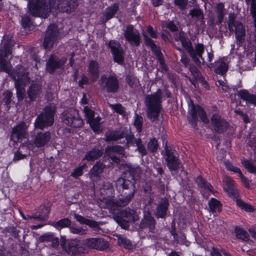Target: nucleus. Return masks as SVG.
<instances>
[{
  "mask_svg": "<svg viewBox=\"0 0 256 256\" xmlns=\"http://www.w3.org/2000/svg\"><path fill=\"white\" fill-rule=\"evenodd\" d=\"M190 14L192 17L195 16L199 18L202 16V11L200 10L197 8L192 10H190Z\"/></svg>",
  "mask_w": 256,
  "mask_h": 256,
  "instance_id": "338daca9",
  "label": "nucleus"
},
{
  "mask_svg": "<svg viewBox=\"0 0 256 256\" xmlns=\"http://www.w3.org/2000/svg\"><path fill=\"white\" fill-rule=\"evenodd\" d=\"M224 190L230 196L236 198L238 196V190L236 188L234 181L230 178L226 176L223 180Z\"/></svg>",
  "mask_w": 256,
  "mask_h": 256,
  "instance_id": "6ab92c4d",
  "label": "nucleus"
},
{
  "mask_svg": "<svg viewBox=\"0 0 256 256\" xmlns=\"http://www.w3.org/2000/svg\"><path fill=\"white\" fill-rule=\"evenodd\" d=\"M209 208L212 212H220L221 210L220 202L217 200L212 198L208 202Z\"/></svg>",
  "mask_w": 256,
  "mask_h": 256,
  "instance_id": "ea45409f",
  "label": "nucleus"
},
{
  "mask_svg": "<svg viewBox=\"0 0 256 256\" xmlns=\"http://www.w3.org/2000/svg\"><path fill=\"white\" fill-rule=\"evenodd\" d=\"M126 40L132 45L138 46L140 44V36L138 31L132 25L126 26L124 32Z\"/></svg>",
  "mask_w": 256,
  "mask_h": 256,
  "instance_id": "4468645a",
  "label": "nucleus"
},
{
  "mask_svg": "<svg viewBox=\"0 0 256 256\" xmlns=\"http://www.w3.org/2000/svg\"><path fill=\"white\" fill-rule=\"evenodd\" d=\"M62 121L67 126L74 128H80L83 124L82 120L78 112L73 108L64 110L62 114Z\"/></svg>",
  "mask_w": 256,
  "mask_h": 256,
  "instance_id": "6e6552de",
  "label": "nucleus"
},
{
  "mask_svg": "<svg viewBox=\"0 0 256 256\" xmlns=\"http://www.w3.org/2000/svg\"><path fill=\"white\" fill-rule=\"evenodd\" d=\"M11 38L5 36L0 44V70L9 74L12 66L10 64L5 60L4 58L8 57L12 52Z\"/></svg>",
  "mask_w": 256,
  "mask_h": 256,
  "instance_id": "423d86ee",
  "label": "nucleus"
},
{
  "mask_svg": "<svg viewBox=\"0 0 256 256\" xmlns=\"http://www.w3.org/2000/svg\"><path fill=\"white\" fill-rule=\"evenodd\" d=\"M29 12L33 16L46 18L51 11L68 14L74 12L78 6L76 0H49V6L46 0H26Z\"/></svg>",
  "mask_w": 256,
  "mask_h": 256,
  "instance_id": "f257e3e1",
  "label": "nucleus"
},
{
  "mask_svg": "<svg viewBox=\"0 0 256 256\" xmlns=\"http://www.w3.org/2000/svg\"><path fill=\"white\" fill-rule=\"evenodd\" d=\"M66 58H62L61 59L52 56L46 65V70L50 74L52 73L56 68H58L65 64Z\"/></svg>",
  "mask_w": 256,
  "mask_h": 256,
  "instance_id": "4be33fe9",
  "label": "nucleus"
},
{
  "mask_svg": "<svg viewBox=\"0 0 256 256\" xmlns=\"http://www.w3.org/2000/svg\"><path fill=\"white\" fill-rule=\"evenodd\" d=\"M198 116H200L203 122L206 124L208 122V119L203 109L199 106H194L192 103V106H190L188 112V118L191 124H196Z\"/></svg>",
  "mask_w": 256,
  "mask_h": 256,
  "instance_id": "1a4fd4ad",
  "label": "nucleus"
},
{
  "mask_svg": "<svg viewBox=\"0 0 256 256\" xmlns=\"http://www.w3.org/2000/svg\"><path fill=\"white\" fill-rule=\"evenodd\" d=\"M55 110L56 106L54 104L48 105L36 120L35 128L42 130L46 128L52 126L54 122Z\"/></svg>",
  "mask_w": 256,
  "mask_h": 256,
  "instance_id": "39448f33",
  "label": "nucleus"
},
{
  "mask_svg": "<svg viewBox=\"0 0 256 256\" xmlns=\"http://www.w3.org/2000/svg\"><path fill=\"white\" fill-rule=\"evenodd\" d=\"M196 182L200 186L204 188L209 192H213V188L212 185L206 182L202 176H198L196 179Z\"/></svg>",
  "mask_w": 256,
  "mask_h": 256,
  "instance_id": "a19ab883",
  "label": "nucleus"
},
{
  "mask_svg": "<svg viewBox=\"0 0 256 256\" xmlns=\"http://www.w3.org/2000/svg\"><path fill=\"white\" fill-rule=\"evenodd\" d=\"M228 18V30L230 32H234L236 44L240 46L245 40V28L240 22L235 20L234 14H230Z\"/></svg>",
  "mask_w": 256,
  "mask_h": 256,
  "instance_id": "0eeeda50",
  "label": "nucleus"
},
{
  "mask_svg": "<svg viewBox=\"0 0 256 256\" xmlns=\"http://www.w3.org/2000/svg\"><path fill=\"white\" fill-rule=\"evenodd\" d=\"M22 24L25 30L30 28L32 25V22L29 16H23L22 18Z\"/></svg>",
  "mask_w": 256,
  "mask_h": 256,
  "instance_id": "13d9d810",
  "label": "nucleus"
},
{
  "mask_svg": "<svg viewBox=\"0 0 256 256\" xmlns=\"http://www.w3.org/2000/svg\"><path fill=\"white\" fill-rule=\"evenodd\" d=\"M105 168V166L101 162H96L90 170V178L98 177Z\"/></svg>",
  "mask_w": 256,
  "mask_h": 256,
  "instance_id": "f704fd0d",
  "label": "nucleus"
},
{
  "mask_svg": "<svg viewBox=\"0 0 256 256\" xmlns=\"http://www.w3.org/2000/svg\"><path fill=\"white\" fill-rule=\"evenodd\" d=\"M242 164L250 172L256 174V167L250 160H242Z\"/></svg>",
  "mask_w": 256,
  "mask_h": 256,
  "instance_id": "49530a36",
  "label": "nucleus"
},
{
  "mask_svg": "<svg viewBox=\"0 0 256 256\" xmlns=\"http://www.w3.org/2000/svg\"><path fill=\"white\" fill-rule=\"evenodd\" d=\"M164 150L166 156V161L168 168L170 170H178L180 166V160L178 157L174 154V152L170 150L167 146H166Z\"/></svg>",
  "mask_w": 256,
  "mask_h": 256,
  "instance_id": "dca6fc26",
  "label": "nucleus"
},
{
  "mask_svg": "<svg viewBox=\"0 0 256 256\" xmlns=\"http://www.w3.org/2000/svg\"><path fill=\"white\" fill-rule=\"evenodd\" d=\"M204 46L202 44L198 43L197 44L194 48V51L195 52V56H198L202 60V62H204V59L202 56V54L204 52Z\"/></svg>",
  "mask_w": 256,
  "mask_h": 256,
  "instance_id": "a18cd8bd",
  "label": "nucleus"
},
{
  "mask_svg": "<svg viewBox=\"0 0 256 256\" xmlns=\"http://www.w3.org/2000/svg\"><path fill=\"white\" fill-rule=\"evenodd\" d=\"M106 153L110 156L113 162L118 164L120 160L118 158L114 156V153L124 156L125 154L124 150L123 147L119 145L108 146L105 150Z\"/></svg>",
  "mask_w": 256,
  "mask_h": 256,
  "instance_id": "412c9836",
  "label": "nucleus"
},
{
  "mask_svg": "<svg viewBox=\"0 0 256 256\" xmlns=\"http://www.w3.org/2000/svg\"><path fill=\"white\" fill-rule=\"evenodd\" d=\"M102 154V150L98 148H93L86 154L83 160H86L87 161H94L100 158Z\"/></svg>",
  "mask_w": 256,
  "mask_h": 256,
  "instance_id": "2f4dec72",
  "label": "nucleus"
},
{
  "mask_svg": "<svg viewBox=\"0 0 256 256\" xmlns=\"http://www.w3.org/2000/svg\"><path fill=\"white\" fill-rule=\"evenodd\" d=\"M215 72L218 74H224L227 71L228 65L224 59H220L216 62Z\"/></svg>",
  "mask_w": 256,
  "mask_h": 256,
  "instance_id": "c9c22d12",
  "label": "nucleus"
},
{
  "mask_svg": "<svg viewBox=\"0 0 256 256\" xmlns=\"http://www.w3.org/2000/svg\"><path fill=\"white\" fill-rule=\"evenodd\" d=\"M117 190L119 192L122 198L116 200L114 196L104 197L100 200V206L107 208L110 210H114L119 207L127 206L134 198L136 192L134 182L126 178H120L116 182Z\"/></svg>",
  "mask_w": 256,
  "mask_h": 256,
  "instance_id": "f03ea898",
  "label": "nucleus"
},
{
  "mask_svg": "<svg viewBox=\"0 0 256 256\" xmlns=\"http://www.w3.org/2000/svg\"><path fill=\"white\" fill-rule=\"evenodd\" d=\"M122 218L119 220V224L124 229L129 227L128 223L136 221L139 218L138 213L136 210L126 208L121 212Z\"/></svg>",
  "mask_w": 256,
  "mask_h": 256,
  "instance_id": "9d476101",
  "label": "nucleus"
},
{
  "mask_svg": "<svg viewBox=\"0 0 256 256\" xmlns=\"http://www.w3.org/2000/svg\"><path fill=\"white\" fill-rule=\"evenodd\" d=\"M126 146L128 148L130 146H134L136 144V139L132 134H128L126 136Z\"/></svg>",
  "mask_w": 256,
  "mask_h": 256,
  "instance_id": "052dcab7",
  "label": "nucleus"
},
{
  "mask_svg": "<svg viewBox=\"0 0 256 256\" xmlns=\"http://www.w3.org/2000/svg\"><path fill=\"white\" fill-rule=\"evenodd\" d=\"M101 118L100 116H96L90 120H88V122L90 124L93 131L96 133L100 132L102 130V128L100 122Z\"/></svg>",
  "mask_w": 256,
  "mask_h": 256,
  "instance_id": "473e14b6",
  "label": "nucleus"
},
{
  "mask_svg": "<svg viewBox=\"0 0 256 256\" xmlns=\"http://www.w3.org/2000/svg\"><path fill=\"white\" fill-rule=\"evenodd\" d=\"M109 106L118 114L124 115L125 113V108L120 104H109Z\"/></svg>",
  "mask_w": 256,
  "mask_h": 256,
  "instance_id": "de8ad7c7",
  "label": "nucleus"
},
{
  "mask_svg": "<svg viewBox=\"0 0 256 256\" xmlns=\"http://www.w3.org/2000/svg\"><path fill=\"white\" fill-rule=\"evenodd\" d=\"M84 112L85 114V116L86 117L88 122V120L94 118V110L89 108L88 106H86L84 108Z\"/></svg>",
  "mask_w": 256,
  "mask_h": 256,
  "instance_id": "4d7b16f0",
  "label": "nucleus"
},
{
  "mask_svg": "<svg viewBox=\"0 0 256 256\" xmlns=\"http://www.w3.org/2000/svg\"><path fill=\"white\" fill-rule=\"evenodd\" d=\"M71 220L68 218H64L56 222H53L52 225L57 230H61L63 228L70 227Z\"/></svg>",
  "mask_w": 256,
  "mask_h": 256,
  "instance_id": "4c0bfd02",
  "label": "nucleus"
},
{
  "mask_svg": "<svg viewBox=\"0 0 256 256\" xmlns=\"http://www.w3.org/2000/svg\"><path fill=\"white\" fill-rule=\"evenodd\" d=\"M236 236L238 238L246 241L248 240V234L244 230L241 228H236L235 230Z\"/></svg>",
  "mask_w": 256,
  "mask_h": 256,
  "instance_id": "09e8293b",
  "label": "nucleus"
},
{
  "mask_svg": "<svg viewBox=\"0 0 256 256\" xmlns=\"http://www.w3.org/2000/svg\"><path fill=\"white\" fill-rule=\"evenodd\" d=\"M251 11L254 20L255 22V24L256 26V0H252V6H251Z\"/></svg>",
  "mask_w": 256,
  "mask_h": 256,
  "instance_id": "774afa93",
  "label": "nucleus"
},
{
  "mask_svg": "<svg viewBox=\"0 0 256 256\" xmlns=\"http://www.w3.org/2000/svg\"><path fill=\"white\" fill-rule=\"evenodd\" d=\"M74 218L80 224H86L88 219H86L84 218V216L77 214H74Z\"/></svg>",
  "mask_w": 256,
  "mask_h": 256,
  "instance_id": "0e129e2a",
  "label": "nucleus"
},
{
  "mask_svg": "<svg viewBox=\"0 0 256 256\" xmlns=\"http://www.w3.org/2000/svg\"><path fill=\"white\" fill-rule=\"evenodd\" d=\"M168 206V201L167 198H164L160 200L156 212V216L158 218H163L166 214Z\"/></svg>",
  "mask_w": 256,
  "mask_h": 256,
  "instance_id": "7c9ffc66",
  "label": "nucleus"
},
{
  "mask_svg": "<svg viewBox=\"0 0 256 256\" xmlns=\"http://www.w3.org/2000/svg\"><path fill=\"white\" fill-rule=\"evenodd\" d=\"M4 102L6 106L7 110L10 109V104L12 100V93L11 92L7 90L4 93Z\"/></svg>",
  "mask_w": 256,
  "mask_h": 256,
  "instance_id": "603ef678",
  "label": "nucleus"
},
{
  "mask_svg": "<svg viewBox=\"0 0 256 256\" xmlns=\"http://www.w3.org/2000/svg\"><path fill=\"white\" fill-rule=\"evenodd\" d=\"M50 138L51 134L50 132H40L36 136L34 142L36 147H42L48 144Z\"/></svg>",
  "mask_w": 256,
  "mask_h": 256,
  "instance_id": "b1692460",
  "label": "nucleus"
},
{
  "mask_svg": "<svg viewBox=\"0 0 256 256\" xmlns=\"http://www.w3.org/2000/svg\"><path fill=\"white\" fill-rule=\"evenodd\" d=\"M234 171L235 172H237L239 174L242 181L245 186L248 187L249 186V181L244 176L240 171V168H235Z\"/></svg>",
  "mask_w": 256,
  "mask_h": 256,
  "instance_id": "e2e57ef3",
  "label": "nucleus"
},
{
  "mask_svg": "<svg viewBox=\"0 0 256 256\" xmlns=\"http://www.w3.org/2000/svg\"><path fill=\"white\" fill-rule=\"evenodd\" d=\"M236 94L241 100L244 101L246 104L256 106V94H250L247 90H244L238 91Z\"/></svg>",
  "mask_w": 256,
  "mask_h": 256,
  "instance_id": "5701e85b",
  "label": "nucleus"
},
{
  "mask_svg": "<svg viewBox=\"0 0 256 256\" xmlns=\"http://www.w3.org/2000/svg\"><path fill=\"white\" fill-rule=\"evenodd\" d=\"M85 245L90 248L104 250L108 247V242L102 238H90L85 240Z\"/></svg>",
  "mask_w": 256,
  "mask_h": 256,
  "instance_id": "2eb2a0df",
  "label": "nucleus"
},
{
  "mask_svg": "<svg viewBox=\"0 0 256 256\" xmlns=\"http://www.w3.org/2000/svg\"><path fill=\"white\" fill-rule=\"evenodd\" d=\"M66 252L72 256H76L82 252L83 250L80 246V242L78 240H72L64 246Z\"/></svg>",
  "mask_w": 256,
  "mask_h": 256,
  "instance_id": "f3484780",
  "label": "nucleus"
},
{
  "mask_svg": "<svg viewBox=\"0 0 256 256\" xmlns=\"http://www.w3.org/2000/svg\"><path fill=\"white\" fill-rule=\"evenodd\" d=\"M86 166V164H84L82 166L76 168L74 172L71 174V176L74 178H77L78 177L82 176L83 174V170Z\"/></svg>",
  "mask_w": 256,
  "mask_h": 256,
  "instance_id": "6e6d98bb",
  "label": "nucleus"
},
{
  "mask_svg": "<svg viewBox=\"0 0 256 256\" xmlns=\"http://www.w3.org/2000/svg\"><path fill=\"white\" fill-rule=\"evenodd\" d=\"M28 126L24 122H22L12 130L10 139L14 143L21 142L22 140L26 138L28 134Z\"/></svg>",
  "mask_w": 256,
  "mask_h": 256,
  "instance_id": "ddd939ff",
  "label": "nucleus"
},
{
  "mask_svg": "<svg viewBox=\"0 0 256 256\" xmlns=\"http://www.w3.org/2000/svg\"><path fill=\"white\" fill-rule=\"evenodd\" d=\"M136 146H137V150L144 156L146 154V150L145 148L144 145L142 144V142L140 138H138L136 140Z\"/></svg>",
  "mask_w": 256,
  "mask_h": 256,
  "instance_id": "864d4df0",
  "label": "nucleus"
},
{
  "mask_svg": "<svg viewBox=\"0 0 256 256\" xmlns=\"http://www.w3.org/2000/svg\"><path fill=\"white\" fill-rule=\"evenodd\" d=\"M181 43L183 48L188 52L190 56L195 62V63L198 66H200V60L198 58L195 56V52L194 51V48L191 42L186 38Z\"/></svg>",
  "mask_w": 256,
  "mask_h": 256,
  "instance_id": "cd10ccee",
  "label": "nucleus"
},
{
  "mask_svg": "<svg viewBox=\"0 0 256 256\" xmlns=\"http://www.w3.org/2000/svg\"><path fill=\"white\" fill-rule=\"evenodd\" d=\"M70 231L74 234L84 235L86 234L87 229L81 226H72L70 227Z\"/></svg>",
  "mask_w": 256,
  "mask_h": 256,
  "instance_id": "c03bdc74",
  "label": "nucleus"
},
{
  "mask_svg": "<svg viewBox=\"0 0 256 256\" xmlns=\"http://www.w3.org/2000/svg\"><path fill=\"white\" fill-rule=\"evenodd\" d=\"M58 28L55 24H50L46 32L44 42V46L45 49L50 50L57 41L58 36Z\"/></svg>",
  "mask_w": 256,
  "mask_h": 256,
  "instance_id": "f8f14e48",
  "label": "nucleus"
},
{
  "mask_svg": "<svg viewBox=\"0 0 256 256\" xmlns=\"http://www.w3.org/2000/svg\"><path fill=\"white\" fill-rule=\"evenodd\" d=\"M41 93V86L37 83L32 84L28 91V97L31 100H34L36 98L40 96Z\"/></svg>",
  "mask_w": 256,
  "mask_h": 256,
  "instance_id": "c756f323",
  "label": "nucleus"
},
{
  "mask_svg": "<svg viewBox=\"0 0 256 256\" xmlns=\"http://www.w3.org/2000/svg\"><path fill=\"white\" fill-rule=\"evenodd\" d=\"M28 74L27 70L22 66H18L11 73L14 80L17 96L19 100H22L25 96L26 90L24 87L30 81Z\"/></svg>",
  "mask_w": 256,
  "mask_h": 256,
  "instance_id": "20e7f679",
  "label": "nucleus"
},
{
  "mask_svg": "<svg viewBox=\"0 0 256 256\" xmlns=\"http://www.w3.org/2000/svg\"><path fill=\"white\" fill-rule=\"evenodd\" d=\"M162 28H167L172 32H174L178 30L176 26L172 22H170L168 23H164L162 24Z\"/></svg>",
  "mask_w": 256,
  "mask_h": 256,
  "instance_id": "680f3d73",
  "label": "nucleus"
},
{
  "mask_svg": "<svg viewBox=\"0 0 256 256\" xmlns=\"http://www.w3.org/2000/svg\"><path fill=\"white\" fill-rule=\"evenodd\" d=\"M156 222L154 218L150 214H148L147 215H145L144 218L142 220L140 227L141 228H148L150 232H154L155 229Z\"/></svg>",
  "mask_w": 256,
  "mask_h": 256,
  "instance_id": "bb28decb",
  "label": "nucleus"
},
{
  "mask_svg": "<svg viewBox=\"0 0 256 256\" xmlns=\"http://www.w3.org/2000/svg\"><path fill=\"white\" fill-rule=\"evenodd\" d=\"M118 243L122 247L126 249H131L132 246L131 242L126 237L122 235H117Z\"/></svg>",
  "mask_w": 256,
  "mask_h": 256,
  "instance_id": "58836bf2",
  "label": "nucleus"
},
{
  "mask_svg": "<svg viewBox=\"0 0 256 256\" xmlns=\"http://www.w3.org/2000/svg\"><path fill=\"white\" fill-rule=\"evenodd\" d=\"M44 208L46 211V212L44 214H39L38 216H29L30 218L38 220H46L48 216V209L46 207H44Z\"/></svg>",
  "mask_w": 256,
  "mask_h": 256,
  "instance_id": "bf43d9fd",
  "label": "nucleus"
},
{
  "mask_svg": "<svg viewBox=\"0 0 256 256\" xmlns=\"http://www.w3.org/2000/svg\"><path fill=\"white\" fill-rule=\"evenodd\" d=\"M142 118L140 116H138V114H136L134 122V125L138 132H140L142 130Z\"/></svg>",
  "mask_w": 256,
  "mask_h": 256,
  "instance_id": "5fc2aeb1",
  "label": "nucleus"
},
{
  "mask_svg": "<svg viewBox=\"0 0 256 256\" xmlns=\"http://www.w3.org/2000/svg\"><path fill=\"white\" fill-rule=\"evenodd\" d=\"M118 10V6L116 4H114L109 8H107L106 10V20L112 18L116 14Z\"/></svg>",
  "mask_w": 256,
  "mask_h": 256,
  "instance_id": "79ce46f5",
  "label": "nucleus"
},
{
  "mask_svg": "<svg viewBox=\"0 0 256 256\" xmlns=\"http://www.w3.org/2000/svg\"><path fill=\"white\" fill-rule=\"evenodd\" d=\"M106 142L117 140L125 136L124 133L117 131H110L106 134Z\"/></svg>",
  "mask_w": 256,
  "mask_h": 256,
  "instance_id": "e433bc0d",
  "label": "nucleus"
},
{
  "mask_svg": "<svg viewBox=\"0 0 256 256\" xmlns=\"http://www.w3.org/2000/svg\"><path fill=\"white\" fill-rule=\"evenodd\" d=\"M162 92L160 89L153 94L146 96L144 104L147 108V116L152 121L158 119L162 109Z\"/></svg>",
  "mask_w": 256,
  "mask_h": 256,
  "instance_id": "7ed1b4c3",
  "label": "nucleus"
},
{
  "mask_svg": "<svg viewBox=\"0 0 256 256\" xmlns=\"http://www.w3.org/2000/svg\"><path fill=\"white\" fill-rule=\"evenodd\" d=\"M125 168H128V170L132 176L129 180L134 181V178L138 177L141 173V168L139 166H132L131 164H126Z\"/></svg>",
  "mask_w": 256,
  "mask_h": 256,
  "instance_id": "72a5a7b5",
  "label": "nucleus"
},
{
  "mask_svg": "<svg viewBox=\"0 0 256 256\" xmlns=\"http://www.w3.org/2000/svg\"><path fill=\"white\" fill-rule=\"evenodd\" d=\"M145 33L146 36H147V33L152 38H156L157 36L156 33L154 30L153 28L151 26H148L147 27L146 31L143 32V34Z\"/></svg>",
  "mask_w": 256,
  "mask_h": 256,
  "instance_id": "69168bd1",
  "label": "nucleus"
},
{
  "mask_svg": "<svg viewBox=\"0 0 256 256\" xmlns=\"http://www.w3.org/2000/svg\"><path fill=\"white\" fill-rule=\"evenodd\" d=\"M171 234L174 237V240L178 244H184V240H186V236L182 234H180V236H178V234L175 232V230L174 229L171 231Z\"/></svg>",
  "mask_w": 256,
  "mask_h": 256,
  "instance_id": "8fccbe9b",
  "label": "nucleus"
},
{
  "mask_svg": "<svg viewBox=\"0 0 256 256\" xmlns=\"http://www.w3.org/2000/svg\"><path fill=\"white\" fill-rule=\"evenodd\" d=\"M145 42L146 45L150 47L152 50L154 52L156 56L158 58L160 64L164 66V60L161 57V52L159 48L154 43V42L150 38L147 36L145 33L144 34Z\"/></svg>",
  "mask_w": 256,
  "mask_h": 256,
  "instance_id": "a878e982",
  "label": "nucleus"
},
{
  "mask_svg": "<svg viewBox=\"0 0 256 256\" xmlns=\"http://www.w3.org/2000/svg\"><path fill=\"white\" fill-rule=\"evenodd\" d=\"M108 46L112 52L114 60L118 64H122L124 63V56L120 44L114 40H110Z\"/></svg>",
  "mask_w": 256,
  "mask_h": 256,
  "instance_id": "a211bd4d",
  "label": "nucleus"
},
{
  "mask_svg": "<svg viewBox=\"0 0 256 256\" xmlns=\"http://www.w3.org/2000/svg\"><path fill=\"white\" fill-rule=\"evenodd\" d=\"M101 88L108 92H116L118 88V81L115 76L106 77L103 76L99 82Z\"/></svg>",
  "mask_w": 256,
  "mask_h": 256,
  "instance_id": "9b49d317",
  "label": "nucleus"
},
{
  "mask_svg": "<svg viewBox=\"0 0 256 256\" xmlns=\"http://www.w3.org/2000/svg\"><path fill=\"white\" fill-rule=\"evenodd\" d=\"M226 14L224 6L222 3L218 4L215 7V18L214 21L217 24H220Z\"/></svg>",
  "mask_w": 256,
  "mask_h": 256,
  "instance_id": "c85d7f7f",
  "label": "nucleus"
},
{
  "mask_svg": "<svg viewBox=\"0 0 256 256\" xmlns=\"http://www.w3.org/2000/svg\"><path fill=\"white\" fill-rule=\"evenodd\" d=\"M211 122L214 130L218 132H222L226 130L228 124L220 115L214 114L211 118Z\"/></svg>",
  "mask_w": 256,
  "mask_h": 256,
  "instance_id": "aec40b11",
  "label": "nucleus"
},
{
  "mask_svg": "<svg viewBox=\"0 0 256 256\" xmlns=\"http://www.w3.org/2000/svg\"><path fill=\"white\" fill-rule=\"evenodd\" d=\"M158 144L156 139H151L148 144V149L150 152H156L158 148Z\"/></svg>",
  "mask_w": 256,
  "mask_h": 256,
  "instance_id": "3c124183",
  "label": "nucleus"
},
{
  "mask_svg": "<svg viewBox=\"0 0 256 256\" xmlns=\"http://www.w3.org/2000/svg\"><path fill=\"white\" fill-rule=\"evenodd\" d=\"M236 205L242 208L248 212H252L254 210V208L252 206L248 203L244 202L241 200L238 199L236 200Z\"/></svg>",
  "mask_w": 256,
  "mask_h": 256,
  "instance_id": "37998d69",
  "label": "nucleus"
},
{
  "mask_svg": "<svg viewBox=\"0 0 256 256\" xmlns=\"http://www.w3.org/2000/svg\"><path fill=\"white\" fill-rule=\"evenodd\" d=\"M88 74L92 82H95L99 76L98 64L96 60H90L88 66Z\"/></svg>",
  "mask_w": 256,
  "mask_h": 256,
  "instance_id": "393cba45",
  "label": "nucleus"
}]
</instances>
